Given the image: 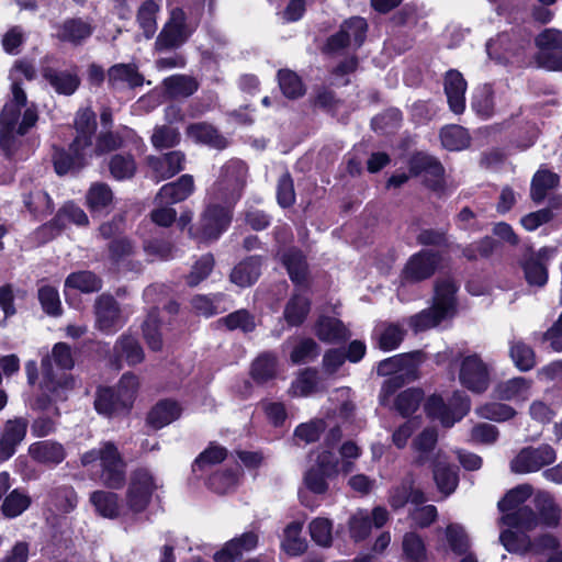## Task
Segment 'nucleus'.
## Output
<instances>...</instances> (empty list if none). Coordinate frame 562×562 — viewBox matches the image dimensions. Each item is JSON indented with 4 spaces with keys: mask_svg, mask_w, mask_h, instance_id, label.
<instances>
[{
    "mask_svg": "<svg viewBox=\"0 0 562 562\" xmlns=\"http://www.w3.org/2000/svg\"><path fill=\"white\" fill-rule=\"evenodd\" d=\"M76 138L68 151H58L54 156V166L58 175L79 170L93 156H100L122 146L123 139L119 134L102 133L93 146L92 139L97 130L95 114L90 109L78 111L76 120Z\"/></svg>",
    "mask_w": 562,
    "mask_h": 562,
    "instance_id": "obj_1",
    "label": "nucleus"
},
{
    "mask_svg": "<svg viewBox=\"0 0 562 562\" xmlns=\"http://www.w3.org/2000/svg\"><path fill=\"white\" fill-rule=\"evenodd\" d=\"M36 71L26 60H18L10 70L12 100L4 104L0 116V147L7 157H12L19 148V136L24 135L37 121L36 111L26 108L21 122V109L26 104V94L21 88L22 77L33 80Z\"/></svg>",
    "mask_w": 562,
    "mask_h": 562,
    "instance_id": "obj_2",
    "label": "nucleus"
},
{
    "mask_svg": "<svg viewBox=\"0 0 562 562\" xmlns=\"http://www.w3.org/2000/svg\"><path fill=\"white\" fill-rule=\"evenodd\" d=\"M74 363L70 347L65 342H57L52 353L42 359V390L50 393L56 400H64L75 384L72 376L66 372Z\"/></svg>",
    "mask_w": 562,
    "mask_h": 562,
    "instance_id": "obj_3",
    "label": "nucleus"
},
{
    "mask_svg": "<svg viewBox=\"0 0 562 562\" xmlns=\"http://www.w3.org/2000/svg\"><path fill=\"white\" fill-rule=\"evenodd\" d=\"M532 495L529 484H521L510 490L499 502L498 508L504 514L501 522L514 531L531 530L538 525L536 514L522 504Z\"/></svg>",
    "mask_w": 562,
    "mask_h": 562,
    "instance_id": "obj_4",
    "label": "nucleus"
},
{
    "mask_svg": "<svg viewBox=\"0 0 562 562\" xmlns=\"http://www.w3.org/2000/svg\"><path fill=\"white\" fill-rule=\"evenodd\" d=\"M247 176L246 164L239 159H231L221 167L217 179L209 189L207 195L214 201L235 205L243 194Z\"/></svg>",
    "mask_w": 562,
    "mask_h": 562,
    "instance_id": "obj_5",
    "label": "nucleus"
},
{
    "mask_svg": "<svg viewBox=\"0 0 562 562\" xmlns=\"http://www.w3.org/2000/svg\"><path fill=\"white\" fill-rule=\"evenodd\" d=\"M457 285L451 280H442L435 288L434 305L409 318L415 331H423L437 326L441 321L452 316L456 307Z\"/></svg>",
    "mask_w": 562,
    "mask_h": 562,
    "instance_id": "obj_6",
    "label": "nucleus"
},
{
    "mask_svg": "<svg viewBox=\"0 0 562 562\" xmlns=\"http://www.w3.org/2000/svg\"><path fill=\"white\" fill-rule=\"evenodd\" d=\"M81 464L88 467L100 462V479L110 488H120L125 482V463L117 448L111 441L101 443L99 448L91 449L81 456Z\"/></svg>",
    "mask_w": 562,
    "mask_h": 562,
    "instance_id": "obj_7",
    "label": "nucleus"
},
{
    "mask_svg": "<svg viewBox=\"0 0 562 562\" xmlns=\"http://www.w3.org/2000/svg\"><path fill=\"white\" fill-rule=\"evenodd\" d=\"M310 462L304 484L311 492L324 494L328 490L327 480L339 473V460L331 450L317 448L310 453Z\"/></svg>",
    "mask_w": 562,
    "mask_h": 562,
    "instance_id": "obj_8",
    "label": "nucleus"
},
{
    "mask_svg": "<svg viewBox=\"0 0 562 562\" xmlns=\"http://www.w3.org/2000/svg\"><path fill=\"white\" fill-rule=\"evenodd\" d=\"M419 352L396 355L379 362L376 371L379 375H392L383 384V391L393 393L403 383L404 379H416L417 360Z\"/></svg>",
    "mask_w": 562,
    "mask_h": 562,
    "instance_id": "obj_9",
    "label": "nucleus"
},
{
    "mask_svg": "<svg viewBox=\"0 0 562 562\" xmlns=\"http://www.w3.org/2000/svg\"><path fill=\"white\" fill-rule=\"evenodd\" d=\"M425 411L430 418L438 419L445 427H451L470 411V398L463 392H454L449 404L440 396H430Z\"/></svg>",
    "mask_w": 562,
    "mask_h": 562,
    "instance_id": "obj_10",
    "label": "nucleus"
},
{
    "mask_svg": "<svg viewBox=\"0 0 562 562\" xmlns=\"http://www.w3.org/2000/svg\"><path fill=\"white\" fill-rule=\"evenodd\" d=\"M158 483L146 469H138L132 475L125 496L126 513L138 514L144 512L150 503Z\"/></svg>",
    "mask_w": 562,
    "mask_h": 562,
    "instance_id": "obj_11",
    "label": "nucleus"
},
{
    "mask_svg": "<svg viewBox=\"0 0 562 562\" xmlns=\"http://www.w3.org/2000/svg\"><path fill=\"white\" fill-rule=\"evenodd\" d=\"M234 205L214 201L207 195V206L200 220V233L205 240H215L226 231L232 221Z\"/></svg>",
    "mask_w": 562,
    "mask_h": 562,
    "instance_id": "obj_12",
    "label": "nucleus"
},
{
    "mask_svg": "<svg viewBox=\"0 0 562 562\" xmlns=\"http://www.w3.org/2000/svg\"><path fill=\"white\" fill-rule=\"evenodd\" d=\"M525 531L505 530L501 533L499 540L507 551L519 554H540L558 547V540L551 535L546 533L531 541Z\"/></svg>",
    "mask_w": 562,
    "mask_h": 562,
    "instance_id": "obj_13",
    "label": "nucleus"
},
{
    "mask_svg": "<svg viewBox=\"0 0 562 562\" xmlns=\"http://www.w3.org/2000/svg\"><path fill=\"white\" fill-rule=\"evenodd\" d=\"M539 48L537 61L540 67L548 70H562V31L546 29L536 37Z\"/></svg>",
    "mask_w": 562,
    "mask_h": 562,
    "instance_id": "obj_14",
    "label": "nucleus"
},
{
    "mask_svg": "<svg viewBox=\"0 0 562 562\" xmlns=\"http://www.w3.org/2000/svg\"><path fill=\"white\" fill-rule=\"evenodd\" d=\"M459 381L473 393H483L490 385V366L479 355H469L461 360Z\"/></svg>",
    "mask_w": 562,
    "mask_h": 562,
    "instance_id": "obj_15",
    "label": "nucleus"
},
{
    "mask_svg": "<svg viewBox=\"0 0 562 562\" xmlns=\"http://www.w3.org/2000/svg\"><path fill=\"white\" fill-rule=\"evenodd\" d=\"M557 459L555 451L549 445H541L537 448L528 447L510 461V470L517 474L537 472L541 468L553 463Z\"/></svg>",
    "mask_w": 562,
    "mask_h": 562,
    "instance_id": "obj_16",
    "label": "nucleus"
},
{
    "mask_svg": "<svg viewBox=\"0 0 562 562\" xmlns=\"http://www.w3.org/2000/svg\"><path fill=\"white\" fill-rule=\"evenodd\" d=\"M190 33L191 31L186 24L184 12L176 8L171 11L169 21L157 36L155 47L159 52L177 48L187 41Z\"/></svg>",
    "mask_w": 562,
    "mask_h": 562,
    "instance_id": "obj_17",
    "label": "nucleus"
},
{
    "mask_svg": "<svg viewBox=\"0 0 562 562\" xmlns=\"http://www.w3.org/2000/svg\"><path fill=\"white\" fill-rule=\"evenodd\" d=\"M367 27L366 20L360 16L345 21L339 32L328 38L326 49L336 53L349 46L360 47L364 42Z\"/></svg>",
    "mask_w": 562,
    "mask_h": 562,
    "instance_id": "obj_18",
    "label": "nucleus"
},
{
    "mask_svg": "<svg viewBox=\"0 0 562 562\" xmlns=\"http://www.w3.org/2000/svg\"><path fill=\"white\" fill-rule=\"evenodd\" d=\"M67 223L87 226L89 218L80 206L72 202H67L58 210L55 217L48 224L38 229V234L43 235L45 239H50L58 235L67 226Z\"/></svg>",
    "mask_w": 562,
    "mask_h": 562,
    "instance_id": "obj_19",
    "label": "nucleus"
},
{
    "mask_svg": "<svg viewBox=\"0 0 562 562\" xmlns=\"http://www.w3.org/2000/svg\"><path fill=\"white\" fill-rule=\"evenodd\" d=\"M95 326L105 334H112L121 328L125 319L117 302L111 295H101L94 304Z\"/></svg>",
    "mask_w": 562,
    "mask_h": 562,
    "instance_id": "obj_20",
    "label": "nucleus"
},
{
    "mask_svg": "<svg viewBox=\"0 0 562 562\" xmlns=\"http://www.w3.org/2000/svg\"><path fill=\"white\" fill-rule=\"evenodd\" d=\"M439 260V254L431 250H420L413 255L403 269V281L419 282L428 279L434 274Z\"/></svg>",
    "mask_w": 562,
    "mask_h": 562,
    "instance_id": "obj_21",
    "label": "nucleus"
},
{
    "mask_svg": "<svg viewBox=\"0 0 562 562\" xmlns=\"http://www.w3.org/2000/svg\"><path fill=\"white\" fill-rule=\"evenodd\" d=\"M29 422L23 417L9 419L3 428L0 438V460L10 459L16 450V447L24 440L27 431Z\"/></svg>",
    "mask_w": 562,
    "mask_h": 562,
    "instance_id": "obj_22",
    "label": "nucleus"
},
{
    "mask_svg": "<svg viewBox=\"0 0 562 562\" xmlns=\"http://www.w3.org/2000/svg\"><path fill=\"white\" fill-rule=\"evenodd\" d=\"M555 255V248L543 247L537 252H529L522 261V269L529 284L543 285L548 280L544 261Z\"/></svg>",
    "mask_w": 562,
    "mask_h": 562,
    "instance_id": "obj_23",
    "label": "nucleus"
},
{
    "mask_svg": "<svg viewBox=\"0 0 562 562\" xmlns=\"http://www.w3.org/2000/svg\"><path fill=\"white\" fill-rule=\"evenodd\" d=\"M468 83L462 74L456 69L447 71L443 79V90L449 109L454 114H462L465 110V92Z\"/></svg>",
    "mask_w": 562,
    "mask_h": 562,
    "instance_id": "obj_24",
    "label": "nucleus"
},
{
    "mask_svg": "<svg viewBox=\"0 0 562 562\" xmlns=\"http://www.w3.org/2000/svg\"><path fill=\"white\" fill-rule=\"evenodd\" d=\"M43 78L58 94L71 95L80 86V78L76 69L61 70L52 66L41 69Z\"/></svg>",
    "mask_w": 562,
    "mask_h": 562,
    "instance_id": "obj_25",
    "label": "nucleus"
},
{
    "mask_svg": "<svg viewBox=\"0 0 562 562\" xmlns=\"http://www.w3.org/2000/svg\"><path fill=\"white\" fill-rule=\"evenodd\" d=\"M108 83L113 90L134 89L144 83V77L134 64H116L108 70Z\"/></svg>",
    "mask_w": 562,
    "mask_h": 562,
    "instance_id": "obj_26",
    "label": "nucleus"
},
{
    "mask_svg": "<svg viewBox=\"0 0 562 562\" xmlns=\"http://www.w3.org/2000/svg\"><path fill=\"white\" fill-rule=\"evenodd\" d=\"M259 537L254 531L244 532L236 537L214 554L215 562H235L245 552L254 550L258 544Z\"/></svg>",
    "mask_w": 562,
    "mask_h": 562,
    "instance_id": "obj_27",
    "label": "nucleus"
},
{
    "mask_svg": "<svg viewBox=\"0 0 562 562\" xmlns=\"http://www.w3.org/2000/svg\"><path fill=\"white\" fill-rule=\"evenodd\" d=\"M194 191L191 175H183L177 181L164 184L155 198V203L176 204L187 200Z\"/></svg>",
    "mask_w": 562,
    "mask_h": 562,
    "instance_id": "obj_28",
    "label": "nucleus"
},
{
    "mask_svg": "<svg viewBox=\"0 0 562 562\" xmlns=\"http://www.w3.org/2000/svg\"><path fill=\"white\" fill-rule=\"evenodd\" d=\"M184 154L173 150L162 155L161 157H150L148 159L149 167L154 171L157 181L169 179L180 172L184 165Z\"/></svg>",
    "mask_w": 562,
    "mask_h": 562,
    "instance_id": "obj_29",
    "label": "nucleus"
},
{
    "mask_svg": "<svg viewBox=\"0 0 562 562\" xmlns=\"http://www.w3.org/2000/svg\"><path fill=\"white\" fill-rule=\"evenodd\" d=\"M92 33V26L82 19H67L56 26V37L74 45L80 44Z\"/></svg>",
    "mask_w": 562,
    "mask_h": 562,
    "instance_id": "obj_30",
    "label": "nucleus"
},
{
    "mask_svg": "<svg viewBox=\"0 0 562 562\" xmlns=\"http://www.w3.org/2000/svg\"><path fill=\"white\" fill-rule=\"evenodd\" d=\"M531 389V381L522 376L513 378L496 384L494 394L504 401H526Z\"/></svg>",
    "mask_w": 562,
    "mask_h": 562,
    "instance_id": "obj_31",
    "label": "nucleus"
},
{
    "mask_svg": "<svg viewBox=\"0 0 562 562\" xmlns=\"http://www.w3.org/2000/svg\"><path fill=\"white\" fill-rule=\"evenodd\" d=\"M187 136L195 143H201L216 149L227 146V140L209 123L200 122L187 127Z\"/></svg>",
    "mask_w": 562,
    "mask_h": 562,
    "instance_id": "obj_32",
    "label": "nucleus"
},
{
    "mask_svg": "<svg viewBox=\"0 0 562 562\" xmlns=\"http://www.w3.org/2000/svg\"><path fill=\"white\" fill-rule=\"evenodd\" d=\"M116 368L120 369V359L124 358L128 366H136L144 360V350L137 339L131 335H122L114 345Z\"/></svg>",
    "mask_w": 562,
    "mask_h": 562,
    "instance_id": "obj_33",
    "label": "nucleus"
},
{
    "mask_svg": "<svg viewBox=\"0 0 562 562\" xmlns=\"http://www.w3.org/2000/svg\"><path fill=\"white\" fill-rule=\"evenodd\" d=\"M29 453L35 461L44 464H58L63 462L66 457L64 447L52 440L32 443L29 447Z\"/></svg>",
    "mask_w": 562,
    "mask_h": 562,
    "instance_id": "obj_34",
    "label": "nucleus"
},
{
    "mask_svg": "<svg viewBox=\"0 0 562 562\" xmlns=\"http://www.w3.org/2000/svg\"><path fill=\"white\" fill-rule=\"evenodd\" d=\"M90 502L97 513L105 518H116L126 515L125 506L119 503V496L112 492L95 491L90 496Z\"/></svg>",
    "mask_w": 562,
    "mask_h": 562,
    "instance_id": "obj_35",
    "label": "nucleus"
},
{
    "mask_svg": "<svg viewBox=\"0 0 562 562\" xmlns=\"http://www.w3.org/2000/svg\"><path fill=\"white\" fill-rule=\"evenodd\" d=\"M310 310V297L301 292L294 293L284 306V321L289 326H300L306 319Z\"/></svg>",
    "mask_w": 562,
    "mask_h": 562,
    "instance_id": "obj_36",
    "label": "nucleus"
},
{
    "mask_svg": "<svg viewBox=\"0 0 562 562\" xmlns=\"http://www.w3.org/2000/svg\"><path fill=\"white\" fill-rule=\"evenodd\" d=\"M260 268L261 259L259 257H248L233 269L231 281L241 288L250 286L259 278L261 272Z\"/></svg>",
    "mask_w": 562,
    "mask_h": 562,
    "instance_id": "obj_37",
    "label": "nucleus"
},
{
    "mask_svg": "<svg viewBox=\"0 0 562 562\" xmlns=\"http://www.w3.org/2000/svg\"><path fill=\"white\" fill-rule=\"evenodd\" d=\"M315 334L326 342H339L349 337V333L344 324L335 318L322 316L315 325Z\"/></svg>",
    "mask_w": 562,
    "mask_h": 562,
    "instance_id": "obj_38",
    "label": "nucleus"
},
{
    "mask_svg": "<svg viewBox=\"0 0 562 562\" xmlns=\"http://www.w3.org/2000/svg\"><path fill=\"white\" fill-rule=\"evenodd\" d=\"M180 416L179 405L169 400L158 402L149 412L147 422L155 429H160Z\"/></svg>",
    "mask_w": 562,
    "mask_h": 562,
    "instance_id": "obj_39",
    "label": "nucleus"
},
{
    "mask_svg": "<svg viewBox=\"0 0 562 562\" xmlns=\"http://www.w3.org/2000/svg\"><path fill=\"white\" fill-rule=\"evenodd\" d=\"M303 522L301 521H292L284 528L281 548L289 555L297 557L306 550L307 542L301 536Z\"/></svg>",
    "mask_w": 562,
    "mask_h": 562,
    "instance_id": "obj_40",
    "label": "nucleus"
},
{
    "mask_svg": "<svg viewBox=\"0 0 562 562\" xmlns=\"http://www.w3.org/2000/svg\"><path fill=\"white\" fill-rule=\"evenodd\" d=\"M560 183V176L547 169H539L531 181L530 196L539 203L543 201L549 190L557 188Z\"/></svg>",
    "mask_w": 562,
    "mask_h": 562,
    "instance_id": "obj_41",
    "label": "nucleus"
},
{
    "mask_svg": "<svg viewBox=\"0 0 562 562\" xmlns=\"http://www.w3.org/2000/svg\"><path fill=\"white\" fill-rule=\"evenodd\" d=\"M494 91L490 85L477 87L472 94L471 109L477 116L487 120L494 115Z\"/></svg>",
    "mask_w": 562,
    "mask_h": 562,
    "instance_id": "obj_42",
    "label": "nucleus"
},
{
    "mask_svg": "<svg viewBox=\"0 0 562 562\" xmlns=\"http://www.w3.org/2000/svg\"><path fill=\"white\" fill-rule=\"evenodd\" d=\"M162 85L167 94L171 98H187L192 95L199 89L198 81L193 77L187 75L170 76L164 80Z\"/></svg>",
    "mask_w": 562,
    "mask_h": 562,
    "instance_id": "obj_43",
    "label": "nucleus"
},
{
    "mask_svg": "<svg viewBox=\"0 0 562 562\" xmlns=\"http://www.w3.org/2000/svg\"><path fill=\"white\" fill-rule=\"evenodd\" d=\"M120 402V397L115 394L114 389L104 387L98 391L94 407L99 414L109 417L128 412L127 407L123 406Z\"/></svg>",
    "mask_w": 562,
    "mask_h": 562,
    "instance_id": "obj_44",
    "label": "nucleus"
},
{
    "mask_svg": "<svg viewBox=\"0 0 562 562\" xmlns=\"http://www.w3.org/2000/svg\"><path fill=\"white\" fill-rule=\"evenodd\" d=\"M159 10L160 4L158 2L146 0L137 11L136 20L146 38H151L157 31V14Z\"/></svg>",
    "mask_w": 562,
    "mask_h": 562,
    "instance_id": "obj_45",
    "label": "nucleus"
},
{
    "mask_svg": "<svg viewBox=\"0 0 562 562\" xmlns=\"http://www.w3.org/2000/svg\"><path fill=\"white\" fill-rule=\"evenodd\" d=\"M282 262L292 282L297 285L303 284L307 274V263L302 252L296 249H290L282 255Z\"/></svg>",
    "mask_w": 562,
    "mask_h": 562,
    "instance_id": "obj_46",
    "label": "nucleus"
},
{
    "mask_svg": "<svg viewBox=\"0 0 562 562\" xmlns=\"http://www.w3.org/2000/svg\"><path fill=\"white\" fill-rule=\"evenodd\" d=\"M438 440V432L436 428H425L413 440V449L417 453V462L424 464L431 458L432 450Z\"/></svg>",
    "mask_w": 562,
    "mask_h": 562,
    "instance_id": "obj_47",
    "label": "nucleus"
},
{
    "mask_svg": "<svg viewBox=\"0 0 562 562\" xmlns=\"http://www.w3.org/2000/svg\"><path fill=\"white\" fill-rule=\"evenodd\" d=\"M441 144L448 150H462L470 145L468 131L460 125H449L440 132Z\"/></svg>",
    "mask_w": 562,
    "mask_h": 562,
    "instance_id": "obj_48",
    "label": "nucleus"
},
{
    "mask_svg": "<svg viewBox=\"0 0 562 562\" xmlns=\"http://www.w3.org/2000/svg\"><path fill=\"white\" fill-rule=\"evenodd\" d=\"M404 334V329L396 324H381L375 328L379 347L385 351L397 348Z\"/></svg>",
    "mask_w": 562,
    "mask_h": 562,
    "instance_id": "obj_49",
    "label": "nucleus"
},
{
    "mask_svg": "<svg viewBox=\"0 0 562 562\" xmlns=\"http://www.w3.org/2000/svg\"><path fill=\"white\" fill-rule=\"evenodd\" d=\"M65 286L91 293L101 289V280L91 271H79L67 277Z\"/></svg>",
    "mask_w": 562,
    "mask_h": 562,
    "instance_id": "obj_50",
    "label": "nucleus"
},
{
    "mask_svg": "<svg viewBox=\"0 0 562 562\" xmlns=\"http://www.w3.org/2000/svg\"><path fill=\"white\" fill-rule=\"evenodd\" d=\"M277 372V358L272 353L260 355L251 366V376L258 383H265L274 378Z\"/></svg>",
    "mask_w": 562,
    "mask_h": 562,
    "instance_id": "obj_51",
    "label": "nucleus"
},
{
    "mask_svg": "<svg viewBox=\"0 0 562 562\" xmlns=\"http://www.w3.org/2000/svg\"><path fill=\"white\" fill-rule=\"evenodd\" d=\"M475 413L481 418L497 423L506 422L516 415V411L512 406L497 402L485 403L476 407Z\"/></svg>",
    "mask_w": 562,
    "mask_h": 562,
    "instance_id": "obj_52",
    "label": "nucleus"
},
{
    "mask_svg": "<svg viewBox=\"0 0 562 562\" xmlns=\"http://www.w3.org/2000/svg\"><path fill=\"white\" fill-rule=\"evenodd\" d=\"M138 386V378L134 373L127 372L122 375L116 389H114L115 394L120 397V403L123 404V406H126L128 411L134 403Z\"/></svg>",
    "mask_w": 562,
    "mask_h": 562,
    "instance_id": "obj_53",
    "label": "nucleus"
},
{
    "mask_svg": "<svg viewBox=\"0 0 562 562\" xmlns=\"http://www.w3.org/2000/svg\"><path fill=\"white\" fill-rule=\"evenodd\" d=\"M113 199L110 187L105 183H93L87 192V204L92 212L108 207Z\"/></svg>",
    "mask_w": 562,
    "mask_h": 562,
    "instance_id": "obj_54",
    "label": "nucleus"
},
{
    "mask_svg": "<svg viewBox=\"0 0 562 562\" xmlns=\"http://www.w3.org/2000/svg\"><path fill=\"white\" fill-rule=\"evenodd\" d=\"M31 505V498L20 490H13L3 501L1 509L5 517L14 518L24 513Z\"/></svg>",
    "mask_w": 562,
    "mask_h": 562,
    "instance_id": "obj_55",
    "label": "nucleus"
},
{
    "mask_svg": "<svg viewBox=\"0 0 562 562\" xmlns=\"http://www.w3.org/2000/svg\"><path fill=\"white\" fill-rule=\"evenodd\" d=\"M312 540L324 548L333 543V521L325 517H317L308 525Z\"/></svg>",
    "mask_w": 562,
    "mask_h": 562,
    "instance_id": "obj_56",
    "label": "nucleus"
},
{
    "mask_svg": "<svg viewBox=\"0 0 562 562\" xmlns=\"http://www.w3.org/2000/svg\"><path fill=\"white\" fill-rule=\"evenodd\" d=\"M434 479L438 490L445 494V496H448L454 492L459 481L457 471L453 468L445 465L440 462L435 464Z\"/></svg>",
    "mask_w": 562,
    "mask_h": 562,
    "instance_id": "obj_57",
    "label": "nucleus"
},
{
    "mask_svg": "<svg viewBox=\"0 0 562 562\" xmlns=\"http://www.w3.org/2000/svg\"><path fill=\"white\" fill-rule=\"evenodd\" d=\"M402 548L405 559L409 562H424L426 560V547L423 539L417 533H405Z\"/></svg>",
    "mask_w": 562,
    "mask_h": 562,
    "instance_id": "obj_58",
    "label": "nucleus"
},
{
    "mask_svg": "<svg viewBox=\"0 0 562 562\" xmlns=\"http://www.w3.org/2000/svg\"><path fill=\"white\" fill-rule=\"evenodd\" d=\"M535 502L543 524L549 527L557 526L560 520V509L554 504L551 495L544 492L538 493Z\"/></svg>",
    "mask_w": 562,
    "mask_h": 562,
    "instance_id": "obj_59",
    "label": "nucleus"
},
{
    "mask_svg": "<svg viewBox=\"0 0 562 562\" xmlns=\"http://www.w3.org/2000/svg\"><path fill=\"white\" fill-rule=\"evenodd\" d=\"M350 537L355 541L366 539L371 531V516L366 509H358L355 512L348 521Z\"/></svg>",
    "mask_w": 562,
    "mask_h": 562,
    "instance_id": "obj_60",
    "label": "nucleus"
},
{
    "mask_svg": "<svg viewBox=\"0 0 562 562\" xmlns=\"http://www.w3.org/2000/svg\"><path fill=\"white\" fill-rule=\"evenodd\" d=\"M329 427L323 418H315L300 424L294 430V437L304 443H312L319 439L322 432Z\"/></svg>",
    "mask_w": 562,
    "mask_h": 562,
    "instance_id": "obj_61",
    "label": "nucleus"
},
{
    "mask_svg": "<svg viewBox=\"0 0 562 562\" xmlns=\"http://www.w3.org/2000/svg\"><path fill=\"white\" fill-rule=\"evenodd\" d=\"M143 335L148 345V347L158 351L162 347L161 334L159 330V318L158 312L156 310H151L146 319L143 323Z\"/></svg>",
    "mask_w": 562,
    "mask_h": 562,
    "instance_id": "obj_62",
    "label": "nucleus"
},
{
    "mask_svg": "<svg viewBox=\"0 0 562 562\" xmlns=\"http://www.w3.org/2000/svg\"><path fill=\"white\" fill-rule=\"evenodd\" d=\"M423 392L419 389H408L398 394L395 407L402 416L412 415L417 411L423 400Z\"/></svg>",
    "mask_w": 562,
    "mask_h": 562,
    "instance_id": "obj_63",
    "label": "nucleus"
},
{
    "mask_svg": "<svg viewBox=\"0 0 562 562\" xmlns=\"http://www.w3.org/2000/svg\"><path fill=\"white\" fill-rule=\"evenodd\" d=\"M150 139L157 149L170 148L180 142V133L170 125H158L154 128Z\"/></svg>",
    "mask_w": 562,
    "mask_h": 562,
    "instance_id": "obj_64",
    "label": "nucleus"
}]
</instances>
